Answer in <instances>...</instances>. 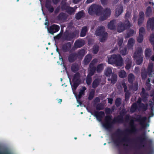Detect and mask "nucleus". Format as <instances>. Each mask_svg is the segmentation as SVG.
<instances>
[{
  "mask_svg": "<svg viewBox=\"0 0 154 154\" xmlns=\"http://www.w3.org/2000/svg\"><path fill=\"white\" fill-rule=\"evenodd\" d=\"M123 43V40L122 39H120L119 40L118 42V45L120 47L122 46Z\"/></svg>",
  "mask_w": 154,
  "mask_h": 154,
  "instance_id": "61",
  "label": "nucleus"
},
{
  "mask_svg": "<svg viewBox=\"0 0 154 154\" xmlns=\"http://www.w3.org/2000/svg\"><path fill=\"white\" fill-rule=\"evenodd\" d=\"M108 62L111 64H115L117 66H122V59L119 54H112L108 58Z\"/></svg>",
  "mask_w": 154,
  "mask_h": 154,
  "instance_id": "3",
  "label": "nucleus"
},
{
  "mask_svg": "<svg viewBox=\"0 0 154 154\" xmlns=\"http://www.w3.org/2000/svg\"><path fill=\"white\" fill-rule=\"evenodd\" d=\"M134 75L132 73L129 74L128 76V81L129 83L132 84L133 83Z\"/></svg>",
  "mask_w": 154,
  "mask_h": 154,
  "instance_id": "51",
  "label": "nucleus"
},
{
  "mask_svg": "<svg viewBox=\"0 0 154 154\" xmlns=\"http://www.w3.org/2000/svg\"><path fill=\"white\" fill-rule=\"evenodd\" d=\"M69 15H72L75 11V10L73 8L69 6L66 11Z\"/></svg>",
  "mask_w": 154,
  "mask_h": 154,
  "instance_id": "43",
  "label": "nucleus"
},
{
  "mask_svg": "<svg viewBox=\"0 0 154 154\" xmlns=\"http://www.w3.org/2000/svg\"><path fill=\"white\" fill-rule=\"evenodd\" d=\"M142 91L140 93L142 100L144 103L146 102L148 100L149 94L146 91L145 89L143 88H142Z\"/></svg>",
  "mask_w": 154,
  "mask_h": 154,
  "instance_id": "15",
  "label": "nucleus"
},
{
  "mask_svg": "<svg viewBox=\"0 0 154 154\" xmlns=\"http://www.w3.org/2000/svg\"><path fill=\"white\" fill-rule=\"evenodd\" d=\"M112 73V70L110 68H107L105 71V74L108 77L110 76Z\"/></svg>",
  "mask_w": 154,
  "mask_h": 154,
  "instance_id": "42",
  "label": "nucleus"
},
{
  "mask_svg": "<svg viewBox=\"0 0 154 154\" xmlns=\"http://www.w3.org/2000/svg\"><path fill=\"white\" fill-rule=\"evenodd\" d=\"M102 15L99 18V20L103 21L106 20L109 17L111 14V11L109 8H105L101 12Z\"/></svg>",
  "mask_w": 154,
  "mask_h": 154,
  "instance_id": "12",
  "label": "nucleus"
},
{
  "mask_svg": "<svg viewBox=\"0 0 154 154\" xmlns=\"http://www.w3.org/2000/svg\"><path fill=\"white\" fill-rule=\"evenodd\" d=\"M60 6H58L57 7L54 11L55 14H58L60 11Z\"/></svg>",
  "mask_w": 154,
  "mask_h": 154,
  "instance_id": "64",
  "label": "nucleus"
},
{
  "mask_svg": "<svg viewBox=\"0 0 154 154\" xmlns=\"http://www.w3.org/2000/svg\"><path fill=\"white\" fill-rule=\"evenodd\" d=\"M134 33V31L133 30L130 29L127 31V33L125 36V38H128L131 36H132Z\"/></svg>",
  "mask_w": 154,
  "mask_h": 154,
  "instance_id": "41",
  "label": "nucleus"
},
{
  "mask_svg": "<svg viewBox=\"0 0 154 154\" xmlns=\"http://www.w3.org/2000/svg\"><path fill=\"white\" fill-rule=\"evenodd\" d=\"M147 138L146 132L144 131L138 136L135 135V143L136 142L138 143L139 148H142L146 147V142H147L148 143V146L151 147L152 144V141L151 139L147 140Z\"/></svg>",
  "mask_w": 154,
  "mask_h": 154,
  "instance_id": "2",
  "label": "nucleus"
},
{
  "mask_svg": "<svg viewBox=\"0 0 154 154\" xmlns=\"http://www.w3.org/2000/svg\"><path fill=\"white\" fill-rule=\"evenodd\" d=\"M92 58V55L91 54L87 55L85 57L84 60L85 64H88L90 62Z\"/></svg>",
  "mask_w": 154,
  "mask_h": 154,
  "instance_id": "30",
  "label": "nucleus"
},
{
  "mask_svg": "<svg viewBox=\"0 0 154 154\" xmlns=\"http://www.w3.org/2000/svg\"><path fill=\"white\" fill-rule=\"evenodd\" d=\"M84 94V92L80 90L78 96V98L80 99L81 98L82 96V95Z\"/></svg>",
  "mask_w": 154,
  "mask_h": 154,
  "instance_id": "63",
  "label": "nucleus"
},
{
  "mask_svg": "<svg viewBox=\"0 0 154 154\" xmlns=\"http://www.w3.org/2000/svg\"><path fill=\"white\" fill-rule=\"evenodd\" d=\"M143 51L142 48L141 47L139 48L135 51V55L136 56H139L140 55H143L142 54Z\"/></svg>",
  "mask_w": 154,
  "mask_h": 154,
  "instance_id": "46",
  "label": "nucleus"
},
{
  "mask_svg": "<svg viewBox=\"0 0 154 154\" xmlns=\"http://www.w3.org/2000/svg\"><path fill=\"white\" fill-rule=\"evenodd\" d=\"M79 69V67L77 63L73 64L71 66V69L72 71L74 72H77Z\"/></svg>",
  "mask_w": 154,
  "mask_h": 154,
  "instance_id": "33",
  "label": "nucleus"
},
{
  "mask_svg": "<svg viewBox=\"0 0 154 154\" xmlns=\"http://www.w3.org/2000/svg\"><path fill=\"white\" fill-rule=\"evenodd\" d=\"M131 62L130 60H128V62L127 63L125 66V68L126 70H129L131 66Z\"/></svg>",
  "mask_w": 154,
  "mask_h": 154,
  "instance_id": "54",
  "label": "nucleus"
},
{
  "mask_svg": "<svg viewBox=\"0 0 154 154\" xmlns=\"http://www.w3.org/2000/svg\"><path fill=\"white\" fill-rule=\"evenodd\" d=\"M69 6H67L66 3L62 4L61 6V8L62 11H66Z\"/></svg>",
  "mask_w": 154,
  "mask_h": 154,
  "instance_id": "53",
  "label": "nucleus"
},
{
  "mask_svg": "<svg viewBox=\"0 0 154 154\" xmlns=\"http://www.w3.org/2000/svg\"><path fill=\"white\" fill-rule=\"evenodd\" d=\"M99 49V46L97 45H94L93 48V53L94 54H96L98 51Z\"/></svg>",
  "mask_w": 154,
  "mask_h": 154,
  "instance_id": "44",
  "label": "nucleus"
},
{
  "mask_svg": "<svg viewBox=\"0 0 154 154\" xmlns=\"http://www.w3.org/2000/svg\"><path fill=\"white\" fill-rule=\"evenodd\" d=\"M88 30V29L87 26H84L82 27L80 32V36L81 37L85 36Z\"/></svg>",
  "mask_w": 154,
  "mask_h": 154,
  "instance_id": "29",
  "label": "nucleus"
},
{
  "mask_svg": "<svg viewBox=\"0 0 154 154\" xmlns=\"http://www.w3.org/2000/svg\"><path fill=\"white\" fill-rule=\"evenodd\" d=\"M103 69V65L102 64H100L97 66L96 70L98 73L100 72Z\"/></svg>",
  "mask_w": 154,
  "mask_h": 154,
  "instance_id": "45",
  "label": "nucleus"
},
{
  "mask_svg": "<svg viewBox=\"0 0 154 154\" xmlns=\"http://www.w3.org/2000/svg\"><path fill=\"white\" fill-rule=\"evenodd\" d=\"M96 70V68L94 66V63H91L89 64L88 75H90V76H92L94 74Z\"/></svg>",
  "mask_w": 154,
  "mask_h": 154,
  "instance_id": "22",
  "label": "nucleus"
},
{
  "mask_svg": "<svg viewBox=\"0 0 154 154\" xmlns=\"http://www.w3.org/2000/svg\"><path fill=\"white\" fill-rule=\"evenodd\" d=\"M95 35L97 36L100 37V41L101 42L105 41L108 36L107 33L105 32V28L103 26H100L98 27L95 31Z\"/></svg>",
  "mask_w": 154,
  "mask_h": 154,
  "instance_id": "4",
  "label": "nucleus"
},
{
  "mask_svg": "<svg viewBox=\"0 0 154 154\" xmlns=\"http://www.w3.org/2000/svg\"><path fill=\"white\" fill-rule=\"evenodd\" d=\"M100 98L98 97H96L94 100V102L95 104L98 103L100 102Z\"/></svg>",
  "mask_w": 154,
  "mask_h": 154,
  "instance_id": "60",
  "label": "nucleus"
},
{
  "mask_svg": "<svg viewBox=\"0 0 154 154\" xmlns=\"http://www.w3.org/2000/svg\"><path fill=\"white\" fill-rule=\"evenodd\" d=\"M122 86L124 88V92H126L127 91V87L125 82H124L122 83Z\"/></svg>",
  "mask_w": 154,
  "mask_h": 154,
  "instance_id": "62",
  "label": "nucleus"
},
{
  "mask_svg": "<svg viewBox=\"0 0 154 154\" xmlns=\"http://www.w3.org/2000/svg\"><path fill=\"white\" fill-rule=\"evenodd\" d=\"M149 43L153 47V50L154 52V32L152 33L149 38Z\"/></svg>",
  "mask_w": 154,
  "mask_h": 154,
  "instance_id": "32",
  "label": "nucleus"
},
{
  "mask_svg": "<svg viewBox=\"0 0 154 154\" xmlns=\"http://www.w3.org/2000/svg\"><path fill=\"white\" fill-rule=\"evenodd\" d=\"M119 50L120 51V53L122 55H125L126 54L127 51V47H125L124 48L120 47Z\"/></svg>",
  "mask_w": 154,
  "mask_h": 154,
  "instance_id": "47",
  "label": "nucleus"
},
{
  "mask_svg": "<svg viewBox=\"0 0 154 154\" xmlns=\"http://www.w3.org/2000/svg\"><path fill=\"white\" fill-rule=\"evenodd\" d=\"M123 11V8L122 5H117L115 10V16L117 17H118L122 13Z\"/></svg>",
  "mask_w": 154,
  "mask_h": 154,
  "instance_id": "21",
  "label": "nucleus"
},
{
  "mask_svg": "<svg viewBox=\"0 0 154 154\" xmlns=\"http://www.w3.org/2000/svg\"><path fill=\"white\" fill-rule=\"evenodd\" d=\"M60 29V27L59 26L53 24L48 28V30L49 33L53 35L54 33L58 32Z\"/></svg>",
  "mask_w": 154,
  "mask_h": 154,
  "instance_id": "14",
  "label": "nucleus"
},
{
  "mask_svg": "<svg viewBox=\"0 0 154 154\" xmlns=\"http://www.w3.org/2000/svg\"><path fill=\"white\" fill-rule=\"evenodd\" d=\"M151 52L152 50L150 48H146L144 52L145 57L149 58L151 55Z\"/></svg>",
  "mask_w": 154,
  "mask_h": 154,
  "instance_id": "36",
  "label": "nucleus"
},
{
  "mask_svg": "<svg viewBox=\"0 0 154 154\" xmlns=\"http://www.w3.org/2000/svg\"><path fill=\"white\" fill-rule=\"evenodd\" d=\"M119 76L121 78H124L126 76V72L123 70H121L119 73Z\"/></svg>",
  "mask_w": 154,
  "mask_h": 154,
  "instance_id": "48",
  "label": "nucleus"
},
{
  "mask_svg": "<svg viewBox=\"0 0 154 154\" xmlns=\"http://www.w3.org/2000/svg\"><path fill=\"white\" fill-rule=\"evenodd\" d=\"M77 54L73 52L69 54L68 57V61L70 63H73L75 61L77 58Z\"/></svg>",
  "mask_w": 154,
  "mask_h": 154,
  "instance_id": "20",
  "label": "nucleus"
},
{
  "mask_svg": "<svg viewBox=\"0 0 154 154\" xmlns=\"http://www.w3.org/2000/svg\"><path fill=\"white\" fill-rule=\"evenodd\" d=\"M108 81H111L112 84H115L117 81V75L116 74L112 73V74L111 78H109L108 79Z\"/></svg>",
  "mask_w": 154,
  "mask_h": 154,
  "instance_id": "28",
  "label": "nucleus"
},
{
  "mask_svg": "<svg viewBox=\"0 0 154 154\" xmlns=\"http://www.w3.org/2000/svg\"><path fill=\"white\" fill-rule=\"evenodd\" d=\"M143 56L140 55L139 56H136L135 55V60H136V63L137 65H140L143 62Z\"/></svg>",
  "mask_w": 154,
  "mask_h": 154,
  "instance_id": "31",
  "label": "nucleus"
},
{
  "mask_svg": "<svg viewBox=\"0 0 154 154\" xmlns=\"http://www.w3.org/2000/svg\"><path fill=\"white\" fill-rule=\"evenodd\" d=\"M92 81V79L91 76H90V75H87L86 79V82L87 84L89 86L91 84Z\"/></svg>",
  "mask_w": 154,
  "mask_h": 154,
  "instance_id": "39",
  "label": "nucleus"
},
{
  "mask_svg": "<svg viewBox=\"0 0 154 154\" xmlns=\"http://www.w3.org/2000/svg\"><path fill=\"white\" fill-rule=\"evenodd\" d=\"M141 76L142 79L145 80L147 75V73L146 72H142L141 73Z\"/></svg>",
  "mask_w": 154,
  "mask_h": 154,
  "instance_id": "55",
  "label": "nucleus"
},
{
  "mask_svg": "<svg viewBox=\"0 0 154 154\" xmlns=\"http://www.w3.org/2000/svg\"><path fill=\"white\" fill-rule=\"evenodd\" d=\"M151 12L152 10L150 7L148 6L146 9L145 12L146 17H149L150 16Z\"/></svg>",
  "mask_w": 154,
  "mask_h": 154,
  "instance_id": "40",
  "label": "nucleus"
},
{
  "mask_svg": "<svg viewBox=\"0 0 154 154\" xmlns=\"http://www.w3.org/2000/svg\"><path fill=\"white\" fill-rule=\"evenodd\" d=\"M131 16V13L129 11H127L125 15V18L126 20H127Z\"/></svg>",
  "mask_w": 154,
  "mask_h": 154,
  "instance_id": "58",
  "label": "nucleus"
},
{
  "mask_svg": "<svg viewBox=\"0 0 154 154\" xmlns=\"http://www.w3.org/2000/svg\"><path fill=\"white\" fill-rule=\"evenodd\" d=\"M95 91L94 89H91L89 94L88 99L89 100H92L94 98L95 95Z\"/></svg>",
  "mask_w": 154,
  "mask_h": 154,
  "instance_id": "38",
  "label": "nucleus"
},
{
  "mask_svg": "<svg viewBox=\"0 0 154 154\" xmlns=\"http://www.w3.org/2000/svg\"><path fill=\"white\" fill-rule=\"evenodd\" d=\"M127 112L125 109H123L120 112V115L114 117V121L116 120L118 123H122L124 122V116L126 113Z\"/></svg>",
  "mask_w": 154,
  "mask_h": 154,
  "instance_id": "13",
  "label": "nucleus"
},
{
  "mask_svg": "<svg viewBox=\"0 0 154 154\" xmlns=\"http://www.w3.org/2000/svg\"><path fill=\"white\" fill-rule=\"evenodd\" d=\"M85 15L84 11H81L76 13L75 15V18L77 20H79L82 17Z\"/></svg>",
  "mask_w": 154,
  "mask_h": 154,
  "instance_id": "34",
  "label": "nucleus"
},
{
  "mask_svg": "<svg viewBox=\"0 0 154 154\" xmlns=\"http://www.w3.org/2000/svg\"><path fill=\"white\" fill-rule=\"evenodd\" d=\"M94 116L97 119H101L105 116V114L103 111H96L94 112Z\"/></svg>",
  "mask_w": 154,
  "mask_h": 154,
  "instance_id": "24",
  "label": "nucleus"
},
{
  "mask_svg": "<svg viewBox=\"0 0 154 154\" xmlns=\"http://www.w3.org/2000/svg\"><path fill=\"white\" fill-rule=\"evenodd\" d=\"M132 122V130L127 128L124 130H122L118 128L113 134L116 137H118V138L113 140L112 136H111L114 144L117 147H119L122 143H126L123 144V146H125L123 148L124 154H129L132 149V143L135 144V138L133 137V139H131L129 137V134L131 133L135 134V117L134 116L133 118ZM119 154H122L120 151H119Z\"/></svg>",
  "mask_w": 154,
  "mask_h": 154,
  "instance_id": "1",
  "label": "nucleus"
},
{
  "mask_svg": "<svg viewBox=\"0 0 154 154\" xmlns=\"http://www.w3.org/2000/svg\"><path fill=\"white\" fill-rule=\"evenodd\" d=\"M143 40V35H139L138 37L137 38V42L139 43H141Z\"/></svg>",
  "mask_w": 154,
  "mask_h": 154,
  "instance_id": "52",
  "label": "nucleus"
},
{
  "mask_svg": "<svg viewBox=\"0 0 154 154\" xmlns=\"http://www.w3.org/2000/svg\"><path fill=\"white\" fill-rule=\"evenodd\" d=\"M103 9L101 6L99 5H94L90 6L88 10V13L91 15L96 14L100 15L101 14V11Z\"/></svg>",
  "mask_w": 154,
  "mask_h": 154,
  "instance_id": "6",
  "label": "nucleus"
},
{
  "mask_svg": "<svg viewBox=\"0 0 154 154\" xmlns=\"http://www.w3.org/2000/svg\"><path fill=\"white\" fill-rule=\"evenodd\" d=\"M77 54L78 57L82 58L85 54V51L84 49L80 50Z\"/></svg>",
  "mask_w": 154,
  "mask_h": 154,
  "instance_id": "35",
  "label": "nucleus"
},
{
  "mask_svg": "<svg viewBox=\"0 0 154 154\" xmlns=\"http://www.w3.org/2000/svg\"><path fill=\"white\" fill-rule=\"evenodd\" d=\"M122 102V99L120 98H117L115 100V105L117 107L119 106Z\"/></svg>",
  "mask_w": 154,
  "mask_h": 154,
  "instance_id": "49",
  "label": "nucleus"
},
{
  "mask_svg": "<svg viewBox=\"0 0 154 154\" xmlns=\"http://www.w3.org/2000/svg\"><path fill=\"white\" fill-rule=\"evenodd\" d=\"M105 123L103 125L107 129L111 128L112 127L113 125L118 123V122L116 120L114 121V118L111 121L112 119V116L111 115H107L105 117Z\"/></svg>",
  "mask_w": 154,
  "mask_h": 154,
  "instance_id": "7",
  "label": "nucleus"
},
{
  "mask_svg": "<svg viewBox=\"0 0 154 154\" xmlns=\"http://www.w3.org/2000/svg\"><path fill=\"white\" fill-rule=\"evenodd\" d=\"M134 39L132 38H130L128 42V46L132 47L133 45Z\"/></svg>",
  "mask_w": 154,
  "mask_h": 154,
  "instance_id": "56",
  "label": "nucleus"
},
{
  "mask_svg": "<svg viewBox=\"0 0 154 154\" xmlns=\"http://www.w3.org/2000/svg\"><path fill=\"white\" fill-rule=\"evenodd\" d=\"M101 82V80L97 78L94 79L93 82L92 87L94 88H96L100 84Z\"/></svg>",
  "mask_w": 154,
  "mask_h": 154,
  "instance_id": "27",
  "label": "nucleus"
},
{
  "mask_svg": "<svg viewBox=\"0 0 154 154\" xmlns=\"http://www.w3.org/2000/svg\"><path fill=\"white\" fill-rule=\"evenodd\" d=\"M142 101L141 98L139 97L137 102H135V110L137 109L139 112H144L147 109L148 104L147 102L144 103Z\"/></svg>",
  "mask_w": 154,
  "mask_h": 154,
  "instance_id": "5",
  "label": "nucleus"
},
{
  "mask_svg": "<svg viewBox=\"0 0 154 154\" xmlns=\"http://www.w3.org/2000/svg\"><path fill=\"white\" fill-rule=\"evenodd\" d=\"M105 112L106 115H109L111 114L112 113L111 112V109L108 107H106L105 108Z\"/></svg>",
  "mask_w": 154,
  "mask_h": 154,
  "instance_id": "57",
  "label": "nucleus"
},
{
  "mask_svg": "<svg viewBox=\"0 0 154 154\" xmlns=\"http://www.w3.org/2000/svg\"><path fill=\"white\" fill-rule=\"evenodd\" d=\"M76 36V33L74 32H70L69 31L66 30L63 35V39L66 41H71Z\"/></svg>",
  "mask_w": 154,
  "mask_h": 154,
  "instance_id": "11",
  "label": "nucleus"
},
{
  "mask_svg": "<svg viewBox=\"0 0 154 154\" xmlns=\"http://www.w3.org/2000/svg\"><path fill=\"white\" fill-rule=\"evenodd\" d=\"M96 110L98 111L102 110L104 109V106L103 103H100L96 105Z\"/></svg>",
  "mask_w": 154,
  "mask_h": 154,
  "instance_id": "37",
  "label": "nucleus"
},
{
  "mask_svg": "<svg viewBox=\"0 0 154 154\" xmlns=\"http://www.w3.org/2000/svg\"><path fill=\"white\" fill-rule=\"evenodd\" d=\"M131 27V24L129 21L128 20H125V23L120 22L118 23L117 27V30L119 32H121L124 30L130 28Z\"/></svg>",
  "mask_w": 154,
  "mask_h": 154,
  "instance_id": "9",
  "label": "nucleus"
},
{
  "mask_svg": "<svg viewBox=\"0 0 154 154\" xmlns=\"http://www.w3.org/2000/svg\"><path fill=\"white\" fill-rule=\"evenodd\" d=\"M131 111L133 112H135V102H134L132 105Z\"/></svg>",
  "mask_w": 154,
  "mask_h": 154,
  "instance_id": "59",
  "label": "nucleus"
},
{
  "mask_svg": "<svg viewBox=\"0 0 154 154\" xmlns=\"http://www.w3.org/2000/svg\"><path fill=\"white\" fill-rule=\"evenodd\" d=\"M67 17L66 14L63 12L60 13L58 16L57 17V18L59 20L63 21L65 20Z\"/></svg>",
  "mask_w": 154,
  "mask_h": 154,
  "instance_id": "26",
  "label": "nucleus"
},
{
  "mask_svg": "<svg viewBox=\"0 0 154 154\" xmlns=\"http://www.w3.org/2000/svg\"><path fill=\"white\" fill-rule=\"evenodd\" d=\"M85 41L82 39L76 40L74 45V47L75 49L80 48L83 47L85 45Z\"/></svg>",
  "mask_w": 154,
  "mask_h": 154,
  "instance_id": "17",
  "label": "nucleus"
},
{
  "mask_svg": "<svg viewBox=\"0 0 154 154\" xmlns=\"http://www.w3.org/2000/svg\"><path fill=\"white\" fill-rule=\"evenodd\" d=\"M146 27L147 29L150 28L152 31H154V18H149L148 19Z\"/></svg>",
  "mask_w": 154,
  "mask_h": 154,
  "instance_id": "18",
  "label": "nucleus"
},
{
  "mask_svg": "<svg viewBox=\"0 0 154 154\" xmlns=\"http://www.w3.org/2000/svg\"><path fill=\"white\" fill-rule=\"evenodd\" d=\"M145 14L143 12H139V17L137 20V24L139 26H140L144 21Z\"/></svg>",
  "mask_w": 154,
  "mask_h": 154,
  "instance_id": "16",
  "label": "nucleus"
},
{
  "mask_svg": "<svg viewBox=\"0 0 154 154\" xmlns=\"http://www.w3.org/2000/svg\"><path fill=\"white\" fill-rule=\"evenodd\" d=\"M139 35H143V36L146 33L145 29L143 27H140L139 30Z\"/></svg>",
  "mask_w": 154,
  "mask_h": 154,
  "instance_id": "50",
  "label": "nucleus"
},
{
  "mask_svg": "<svg viewBox=\"0 0 154 154\" xmlns=\"http://www.w3.org/2000/svg\"><path fill=\"white\" fill-rule=\"evenodd\" d=\"M80 77V74L79 72H77L74 74L72 79L73 85L72 86V89L73 90H76L80 84L81 82Z\"/></svg>",
  "mask_w": 154,
  "mask_h": 154,
  "instance_id": "8",
  "label": "nucleus"
},
{
  "mask_svg": "<svg viewBox=\"0 0 154 154\" xmlns=\"http://www.w3.org/2000/svg\"><path fill=\"white\" fill-rule=\"evenodd\" d=\"M147 120V118L146 116L142 117L141 115H137L135 114V122H138L139 124L141 126V128L139 129L141 131L142 129L145 128L146 125L145 123Z\"/></svg>",
  "mask_w": 154,
  "mask_h": 154,
  "instance_id": "10",
  "label": "nucleus"
},
{
  "mask_svg": "<svg viewBox=\"0 0 154 154\" xmlns=\"http://www.w3.org/2000/svg\"><path fill=\"white\" fill-rule=\"evenodd\" d=\"M116 20H111L108 25V28L111 30L115 29L116 28Z\"/></svg>",
  "mask_w": 154,
  "mask_h": 154,
  "instance_id": "25",
  "label": "nucleus"
},
{
  "mask_svg": "<svg viewBox=\"0 0 154 154\" xmlns=\"http://www.w3.org/2000/svg\"><path fill=\"white\" fill-rule=\"evenodd\" d=\"M46 8L50 13H52L54 11V8L51 6V2L49 0H47L45 4Z\"/></svg>",
  "mask_w": 154,
  "mask_h": 154,
  "instance_id": "23",
  "label": "nucleus"
},
{
  "mask_svg": "<svg viewBox=\"0 0 154 154\" xmlns=\"http://www.w3.org/2000/svg\"><path fill=\"white\" fill-rule=\"evenodd\" d=\"M71 47V44L70 42H67L62 46V50L64 52L69 51Z\"/></svg>",
  "mask_w": 154,
  "mask_h": 154,
  "instance_id": "19",
  "label": "nucleus"
}]
</instances>
